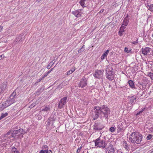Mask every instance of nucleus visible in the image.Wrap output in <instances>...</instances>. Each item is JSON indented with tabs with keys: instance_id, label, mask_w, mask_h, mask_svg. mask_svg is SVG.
<instances>
[{
	"instance_id": "58",
	"label": "nucleus",
	"mask_w": 153,
	"mask_h": 153,
	"mask_svg": "<svg viewBox=\"0 0 153 153\" xmlns=\"http://www.w3.org/2000/svg\"><path fill=\"white\" fill-rule=\"evenodd\" d=\"M96 77L97 78H98V77Z\"/></svg>"
},
{
	"instance_id": "27",
	"label": "nucleus",
	"mask_w": 153,
	"mask_h": 153,
	"mask_svg": "<svg viewBox=\"0 0 153 153\" xmlns=\"http://www.w3.org/2000/svg\"><path fill=\"white\" fill-rule=\"evenodd\" d=\"M50 108L49 107L45 106L44 108H42L41 110L42 111H50Z\"/></svg>"
},
{
	"instance_id": "24",
	"label": "nucleus",
	"mask_w": 153,
	"mask_h": 153,
	"mask_svg": "<svg viewBox=\"0 0 153 153\" xmlns=\"http://www.w3.org/2000/svg\"><path fill=\"white\" fill-rule=\"evenodd\" d=\"M85 0H81L79 1V4L80 5L83 7H86L85 4Z\"/></svg>"
},
{
	"instance_id": "9",
	"label": "nucleus",
	"mask_w": 153,
	"mask_h": 153,
	"mask_svg": "<svg viewBox=\"0 0 153 153\" xmlns=\"http://www.w3.org/2000/svg\"><path fill=\"white\" fill-rule=\"evenodd\" d=\"M72 14L74 15L76 17L78 18L81 16L83 13L81 12V10L79 9L72 11Z\"/></svg>"
},
{
	"instance_id": "44",
	"label": "nucleus",
	"mask_w": 153,
	"mask_h": 153,
	"mask_svg": "<svg viewBox=\"0 0 153 153\" xmlns=\"http://www.w3.org/2000/svg\"><path fill=\"white\" fill-rule=\"evenodd\" d=\"M11 136H8L7 135H6V134H5L4 135V137H7V138H11V137H11Z\"/></svg>"
},
{
	"instance_id": "37",
	"label": "nucleus",
	"mask_w": 153,
	"mask_h": 153,
	"mask_svg": "<svg viewBox=\"0 0 153 153\" xmlns=\"http://www.w3.org/2000/svg\"><path fill=\"white\" fill-rule=\"evenodd\" d=\"M36 105V103L35 102H33L32 103L31 105H30L29 107L30 108H32L34 107Z\"/></svg>"
},
{
	"instance_id": "32",
	"label": "nucleus",
	"mask_w": 153,
	"mask_h": 153,
	"mask_svg": "<svg viewBox=\"0 0 153 153\" xmlns=\"http://www.w3.org/2000/svg\"><path fill=\"white\" fill-rule=\"evenodd\" d=\"M131 49H128V48L125 47L124 49V51L125 52H126V53H128L129 52H131Z\"/></svg>"
},
{
	"instance_id": "42",
	"label": "nucleus",
	"mask_w": 153,
	"mask_h": 153,
	"mask_svg": "<svg viewBox=\"0 0 153 153\" xmlns=\"http://www.w3.org/2000/svg\"><path fill=\"white\" fill-rule=\"evenodd\" d=\"M114 77H106L109 80L112 81L114 79Z\"/></svg>"
},
{
	"instance_id": "16",
	"label": "nucleus",
	"mask_w": 153,
	"mask_h": 153,
	"mask_svg": "<svg viewBox=\"0 0 153 153\" xmlns=\"http://www.w3.org/2000/svg\"><path fill=\"white\" fill-rule=\"evenodd\" d=\"M7 85V82H6L4 83L1 86H0V95L2 93L3 91L5 89Z\"/></svg>"
},
{
	"instance_id": "59",
	"label": "nucleus",
	"mask_w": 153,
	"mask_h": 153,
	"mask_svg": "<svg viewBox=\"0 0 153 153\" xmlns=\"http://www.w3.org/2000/svg\"><path fill=\"white\" fill-rule=\"evenodd\" d=\"M39 118H40V119H41V118H40V117H39Z\"/></svg>"
},
{
	"instance_id": "20",
	"label": "nucleus",
	"mask_w": 153,
	"mask_h": 153,
	"mask_svg": "<svg viewBox=\"0 0 153 153\" xmlns=\"http://www.w3.org/2000/svg\"><path fill=\"white\" fill-rule=\"evenodd\" d=\"M146 7L149 10L152 12H153V4L150 5L148 4Z\"/></svg>"
},
{
	"instance_id": "50",
	"label": "nucleus",
	"mask_w": 153,
	"mask_h": 153,
	"mask_svg": "<svg viewBox=\"0 0 153 153\" xmlns=\"http://www.w3.org/2000/svg\"><path fill=\"white\" fill-rule=\"evenodd\" d=\"M47 153H52L51 150H48V152Z\"/></svg>"
},
{
	"instance_id": "10",
	"label": "nucleus",
	"mask_w": 153,
	"mask_h": 153,
	"mask_svg": "<svg viewBox=\"0 0 153 153\" xmlns=\"http://www.w3.org/2000/svg\"><path fill=\"white\" fill-rule=\"evenodd\" d=\"M136 133L133 132L130 136L129 139L131 140V143H136Z\"/></svg>"
},
{
	"instance_id": "23",
	"label": "nucleus",
	"mask_w": 153,
	"mask_h": 153,
	"mask_svg": "<svg viewBox=\"0 0 153 153\" xmlns=\"http://www.w3.org/2000/svg\"><path fill=\"white\" fill-rule=\"evenodd\" d=\"M123 143H124L123 146L124 148L126 149L127 150H128L129 149V147L128 146V145L125 140L123 141Z\"/></svg>"
},
{
	"instance_id": "53",
	"label": "nucleus",
	"mask_w": 153,
	"mask_h": 153,
	"mask_svg": "<svg viewBox=\"0 0 153 153\" xmlns=\"http://www.w3.org/2000/svg\"><path fill=\"white\" fill-rule=\"evenodd\" d=\"M82 51V50L81 49H80L78 51V52L79 53H81Z\"/></svg>"
},
{
	"instance_id": "40",
	"label": "nucleus",
	"mask_w": 153,
	"mask_h": 153,
	"mask_svg": "<svg viewBox=\"0 0 153 153\" xmlns=\"http://www.w3.org/2000/svg\"><path fill=\"white\" fill-rule=\"evenodd\" d=\"M13 131L12 130H10L9 131H8L7 133H6V135H7L8 136V135L10 134V133Z\"/></svg>"
},
{
	"instance_id": "57",
	"label": "nucleus",
	"mask_w": 153,
	"mask_h": 153,
	"mask_svg": "<svg viewBox=\"0 0 153 153\" xmlns=\"http://www.w3.org/2000/svg\"><path fill=\"white\" fill-rule=\"evenodd\" d=\"M152 153H153V151L152 152Z\"/></svg>"
},
{
	"instance_id": "33",
	"label": "nucleus",
	"mask_w": 153,
	"mask_h": 153,
	"mask_svg": "<svg viewBox=\"0 0 153 153\" xmlns=\"http://www.w3.org/2000/svg\"><path fill=\"white\" fill-rule=\"evenodd\" d=\"M48 120L50 121V122L51 121H54V116L53 115H51V117L49 118Z\"/></svg>"
},
{
	"instance_id": "35",
	"label": "nucleus",
	"mask_w": 153,
	"mask_h": 153,
	"mask_svg": "<svg viewBox=\"0 0 153 153\" xmlns=\"http://www.w3.org/2000/svg\"><path fill=\"white\" fill-rule=\"evenodd\" d=\"M110 131L112 132H113L115 131V127H111L110 128Z\"/></svg>"
},
{
	"instance_id": "43",
	"label": "nucleus",
	"mask_w": 153,
	"mask_h": 153,
	"mask_svg": "<svg viewBox=\"0 0 153 153\" xmlns=\"http://www.w3.org/2000/svg\"><path fill=\"white\" fill-rule=\"evenodd\" d=\"M50 121H49L48 120V121L47 122V124H46V126H50Z\"/></svg>"
},
{
	"instance_id": "47",
	"label": "nucleus",
	"mask_w": 153,
	"mask_h": 153,
	"mask_svg": "<svg viewBox=\"0 0 153 153\" xmlns=\"http://www.w3.org/2000/svg\"><path fill=\"white\" fill-rule=\"evenodd\" d=\"M142 113V112H141V111H140L136 114V116H137L138 115H139L140 114H141Z\"/></svg>"
},
{
	"instance_id": "19",
	"label": "nucleus",
	"mask_w": 153,
	"mask_h": 153,
	"mask_svg": "<svg viewBox=\"0 0 153 153\" xmlns=\"http://www.w3.org/2000/svg\"><path fill=\"white\" fill-rule=\"evenodd\" d=\"M44 89V88L43 86H42L36 92V94H40L43 91Z\"/></svg>"
},
{
	"instance_id": "18",
	"label": "nucleus",
	"mask_w": 153,
	"mask_h": 153,
	"mask_svg": "<svg viewBox=\"0 0 153 153\" xmlns=\"http://www.w3.org/2000/svg\"><path fill=\"white\" fill-rule=\"evenodd\" d=\"M109 52V50H107L102 55L101 57V59L102 60L104 59L105 57H106L107 55Z\"/></svg>"
},
{
	"instance_id": "48",
	"label": "nucleus",
	"mask_w": 153,
	"mask_h": 153,
	"mask_svg": "<svg viewBox=\"0 0 153 153\" xmlns=\"http://www.w3.org/2000/svg\"><path fill=\"white\" fill-rule=\"evenodd\" d=\"M53 68H52L49 71H48V73H47V74H49L51 71H52V70H53Z\"/></svg>"
},
{
	"instance_id": "15",
	"label": "nucleus",
	"mask_w": 153,
	"mask_h": 153,
	"mask_svg": "<svg viewBox=\"0 0 153 153\" xmlns=\"http://www.w3.org/2000/svg\"><path fill=\"white\" fill-rule=\"evenodd\" d=\"M136 101V96L135 95H133L130 97L129 102L131 104L133 105Z\"/></svg>"
},
{
	"instance_id": "12",
	"label": "nucleus",
	"mask_w": 153,
	"mask_h": 153,
	"mask_svg": "<svg viewBox=\"0 0 153 153\" xmlns=\"http://www.w3.org/2000/svg\"><path fill=\"white\" fill-rule=\"evenodd\" d=\"M136 143L137 144H139L141 142L142 139V135L139 133H136Z\"/></svg>"
},
{
	"instance_id": "39",
	"label": "nucleus",
	"mask_w": 153,
	"mask_h": 153,
	"mask_svg": "<svg viewBox=\"0 0 153 153\" xmlns=\"http://www.w3.org/2000/svg\"><path fill=\"white\" fill-rule=\"evenodd\" d=\"M48 152V151L42 149L40 151L39 153H47Z\"/></svg>"
},
{
	"instance_id": "29",
	"label": "nucleus",
	"mask_w": 153,
	"mask_h": 153,
	"mask_svg": "<svg viewBox=\"0 0 153 153\" xmlns=\"http://www.w3.org/2000/svg\"><path fill=\"white\" fill-rule=\"evenodd\" d=\"M8 115V113H6L5 114H2L1 116L0 117V120L5 117Z\"/></svg>"
},
{
	"instance_id": "45",
	"label": "nucleus",
	"mask_w": 153,
	"mask_h": 153,
	"mask_svg": "<svg viewBox=\"0 0 153 153\" xmlns=\"http://www.w3.org/2000/svg\"><path fill=\"white\" fill-rule=\"evenodd\" d=\"M120 126H121V125H120ZM118 131H121V130L122 129V128L120 127V126H118Z\"/></svg>"
},
{
	"instance_id": "14",
	"label": "nucleus",
	"mask_w": 153,
	"mask_h": 153,
	"mask_svg": "<svg viewBox=\"0 0 153 153\" xmlns=\"http://www.w3.org/2000/svg\"><path fill=\"white\" fill-rule=\"evenodd\" d=\"M10 105L8 102L7 100L5 102H3V103L1 105L0 109L1 110H3L4 108Z\"/></svg>"
},
{
	"instance_id": "31",
	"label": "nucleus",
	"mask_w": 153,
	"mask_h": 153,
	"mask_svg": "<svg viewBox=\"0 0 153 153\" xmlns=\"http://www.w3.org/2000/svg\"><path fill=\"white\" fill-rule=\"evenodd\" d=\"M42 149L43 150L48 151V147L46 145H43L42 147Z\"/></svg>"
},
{
	"instance_id": "3",
	"label": "nucleus",
	"mask_w": 153,
	"mask_h": 153,
	"mask_svg": "<svg viewBox=\"0 0 153 153\" xmlns=\"http://www.w3.org/2000/svg\"><path fill=\"white\" fill-rule=\"evenodd\" d=\"M18 131V130H16L13 131L11 134V137H12L14 138L15 139H21L23 137V135H22L20 134V132H18L16 131Z\"/></svg>"
},
{
	"instance_id": "11",
	"label": "nucleus",
	"mask_w": 153,
	"mask_h": 153,
	"mask_svg": "<svg viewBox=\"0 0 153 153\" xmlns=\"http://www.w3.org/2000/svg\"><path fill=\"white\" fill-rule=\"evenodd\" d=\"M151 49L148 47H145V48H142L141 51L142 54L144 55H146L149 54L150 53Z\"/></svg>"
},
{
	"instance_id": "28",
	"label": "nucleus",
	"mask_w": 153,
	"mask_h": 153,
	"mask_svg": "<svg viewBox=\"0 0 153 153\" xmlns=\"http://www.w3.org/2000/svg\"><path fill=\"white\" fill-rule=\"evenodd\" d=\"M75 71V68H73L71 69V70H69L67 72V75H69L70 74H71L73 72H74Z\"/></svg>"
},
{
	"instance_id": "36",
	"label": "nucleus",
	"mask_w": 153,
	"mask_h": 153,
	"mask_svg": "<svg viewBox=\"0 0 153 153\" xmlns=\"http://www.w3.org/2000/svg\"><path fill=\"white\" fill-rule=\"evenodd\" d=\"M153 136L151 134H149L147 136V137H146V139L147 140H149Z\"/></svg>"
},
{
	"instance_id": "38",
	"label": "nucleus",
	"mask_w": 153,
	"mask_h": 153,
	"mask_svg": "<svg viewBox=\"0 0 153 153\" xmlns=\"http://www.w3.org/2000/svg\"><path fill=\"white\" fill-rule=\"evenodd\" d=\"M82 146H81L79 148H78V149H77V151H76L77 153H79L80 152V151L81 149H82Z\"/></svg>"
},
{
	"instance_id": "26",
	"label": "nucleus",
	"mask_w": 153,
	"mask_h": 153,
	"mask_svg": "<svg viewBox=\"0 0 153 153\" xmlns=\"http://www.w3.org/2000/svg\"><path fill=\"white\" fill-rule=\"evenodd\" d=\"M54 63V62L53 60L51 61L48 65L47 66V68L48 69L50 68L53 65Z\"/></svg>"
},
{
	"instance_id": "2",
	"label": "nucleus",
	"mask_w": 153,
	"mask_h": 153,
	"mask_svg": "<svg viewBox=\"0 0 153 153\" xmlns=\"http://www.w3.org/2000/svg\"><path fill=\"white\" fill-rule=\"evenodd\" d=\"M94 142L95 146L97 147L104 148L106 145V144L105 143V141L101 140L100 137L96 139L94 141Z\"/></svg>"
},
{
	"instance_id": "4",
	"label": "nucleus",
	"mask_w": 153,
	"mask_h": 153,
	"mask_svg": "<svg viewBox=\"0 0 153 153\" xmlns=\"http://www.w3.org/2000/svg\"><path fill=\"white\" fill-rule=\"evenodd\" d=\"M67 102V97H65L62 98L58 104V108L60 109L63 108L64 107V105Z\"/></svg>"
},
{
	"instance_id": "1",
	"label": "nucleus",
	"mask_w": 153,
	"mask_h": 153,
	"mask_svg": "<svg viewBox=\"0 0 153 153\" xmlns=\"http://www.w3.org/2000/svg\"><path fill=\"white\" fill-rule=\"evenodd\" d=\"M110 114V109L105 105H104L100 107L95 106L92 113L93 120H95L100 117L102 120H107Z\"/></svg>"
},
{
	"instance_id": "55",
	"label": "nucleus",
	"mask_w": 153,
	"mask_h": 153,
	"mask_svg": "<svg viewBox=\"0 0 153 153\" xmlns=\"http://www.w3.org/2000/svg\"><path fill=\"white\" fill-rule=\"evenodd\" d=\"M152 79H153V77H150Z\"/></svg>"
},
{
	"instance_id": "13",
	"label": "nucleus",
	"mask_w": 153,
	"mask_h": 153,
	"mask_svg": "<svg viewBox=\"0 0 153 153\" xmlns=\"http://www.w3.org/2000/svg\"><path fill=\"white\" fill-rule=\"evenodd\" d=\"M126 27L121 25L120 27V30L118 32V34L120 36H122L123 35V33L125 32L126 31Z\"/></svg>"
},
{
	"instance_id": "17",
	"label": "nucleus",
	"mask_w": 153,
	"mask_h": 153,
	"mask_svg": "<svg viewBox=\"0 0 153 153\" xmlns=\"http://www.w3.org/2000/svg\"><path fill=\"white\" fill-rule=\"evenodd\" d=\"M103 72L100 70H96L95 73L93 74L94 76H99L102 75Z\"/></svg>"
},
{
	"instance_id": "60",
	"label": "nucleus",
	"mask_w": 153,
	"mask_h": 153,
	"mask_svg": "<svg viewBox=\"0 0 153 153\" xmlns=\"http://www.w3.org/2000/svg\"><path fill=\"white\" fill-rule=\"evenodd\" d=\"M39 118H40V119H41V118H40V117H39Z\"/></svg>"
},
{
	"instance_id": "30",
	"label": "nucleus",
	"mask_w": 153,
	"mask_h": 153,
	"mask_svg": "<svg viewBox=\"0 0 153 153\" xmlns=\"http://www.w3.org/2000/svg\"><path fill=\"white\" fill-rule=\"evenodd\" d=\"M128 84L130 86L131 88H133L134 86V82L132 80H130L129 81Z\"/></svg>"
},
{
	"instance_id": "21",
	"label": "nucleus",
	"mask_w": 153,
	"mask_h": 153,
	"mask_svg": "<svg viewBox=\"0 0 153 153\" xmlns=\"http://www.w3.org/2000/svg\"><path fill=\"white\" fill-rule=\"evenodd\" d=\"M128 21L127 19H124L123 21L122 25L126 27L128 25Z\"/></svg>"
},
{
	"instance_id": "6",
	"label": "nucleus",
	"mask_w": 153,
	"mask_h": 153,
	"mask_svg": "<svg viewBox=\"0 0 153 153\" xmlns=\"http://www.w3.org/2000/svg\"><path fill=\"white\" fill-rule=\"evenodd\" d=\"M104 127V126L101 123H95L94 126V129L95 131H100Z\"/></svg>"
},
{
	"instance_id": "56",
	"label": "nucleus",
	"mask_w": 153,
	"mask_h": 153,
	"mask_svg": "<svg viewBox=\"0 0 153 153\" xmlns=\"http://www.w3.org/2000/svg\"><path fill=\"white\" fill-rule=\"evenodd\" d=\"M152 37H153V34H152Z\"/></svg>"
},
{
	"instance_id": "49",
	"label": "nucleus",
	"mask_w": 153,
	"mask_h": 153,
	"mask_svg": "<svg viewBox=\"0 0 153 153\" xmlns=\"http://www.w3.org/2000/svg\"><path fill=\"white\" fill-rule=\"evenodd\" d=\"M145 109H146L145 108H142V110L140 111H141V112H143L145 110Z\"/></svg>"
},
{
	"instance_id": "25",
	"label": "nucleus",
	"mask_w": 153,
	"mask_h": 153,
	"mask_svg": "<svg viewBox=\"0 0 153 153\" xmlns=\"http://www.w3.org/2000/svg\"><path fill=\"white\" fill-rule=\"evenodd\" d=\"M11 152L12 153H18L19 151L14 147L11 148Z\"/></svg>"
},
{
	"instance_id": "7",
	"label": "nucleus",
	"mask_w": 153,
	"mask_h": 153,
	"mask_svg": "<svg viewBox=\"0 0 153 153\" xmlns=\"http://www.w3.org/2000/svg\"><path fill=\"white\" fill-rule=\"evenodd\" d=\"M87 80L85 78V77H83L82 79H81L80 83L79 85V86L82 88L84 87L87 85Z\"/></svg>"
},
{
	"instance_id": "5",
	"label": "nucleus",
	"mask_w": 153,
	"mask_h": 153,
	"mask_svg": "<svg viewBox=\"0 0 153 153\" xmlns=\"http://www.w3.org/2000/svg\"><path fill=\"white\" fill-rule=\"evenodd\" d=\"M106 149V153H114L115 151L114 146L111 143H109V145Z\"/></svg>"
},
{
	"instance_id": "22",
	"label": "nucleus",
	"mask_w": 153,
	"mask_h": 153,
	"mask_svg": "<svg viewBox=\"0 0 153 153\" xmlns=\"http://www.w3.org/2000/svg\"><path fill=\"white\" fill-rule=\"evenodd\" d=\"M16 132H20L21 134L22 135H23H23L24 133H26V132L22 128H20L18 129V131H16Z\"/></svg>"
},
{
	"instance_id": "34",
	"label": "nucleus",
	"mask_w": 153,
	"mask_h": 153,
	"mask_svg": "<svg viewBox=\"0 0 153 153\" xmlns=\"http://www.w3.org/2000/svg\"><path fill=\"white\" fill-rule=\"evenodd\" d=\"M44 77H42L40 79H38L36 82L34 83V85H37V84L39 82L41 81L42 80Z\"/></svg>"
},
{
	"instance_id": "41",
	"label": "nucleus",
	"mask_w": 153,
	"mask_h": 153,
	"mask_svg": "<svg viewBox=\"0 0 153 153\" xmlns=\"http://www.w3.org/2000/svg\"><path fill=\"white\" fill-rule=\"evenodd\" d=\"M147 76H153V74L151 72L148 73Z\"/></svg>"
},
{
	"instance_id": "46",
	"label": "nucleus",
	"mask_w": 153,
	"mask_h": 153,
	"mask_svg": "<svg viewBox=\"0 0 153 153\" xmlns=\"http://www.w3.org/2000/svg\"><path fill=\"white\" fill-rule=\"evenodd\" d=\"M138 43V42H137V40L135 41H134V42H132V44H137V43Z\"/></svg>"
},
{
	"instance_id": "52",
	"label": "nucleus",
	"mask_w": 153,
	"mask_h": 153,
	"mask_svg": "<svg viewBox=\"0 0 153 153\" xmlns=\"http://www.w3.org/2000/svg\"><path fill=\"white\" fill-rule=\"evenodd\" d=\"M146 92V91H143V92L142 93V95H143L144 94H145V93Z\"/></svg>"
},
{
	"instance_id": "8",
	"label": "nucleus",
	"mask_w": 153,
	"mask_h": 153,
	"mask_svg": "<svg viewBox=\"0 0 153 153\" xmlns=\"http://www.w3.org/2000/svg\"><path fill=\"white\" fill-rule=\"evenodd\" d=\"M16 94L13 92L12 94L10 95L8 99L7 100L10 105L15 102L14 98Z\"/></svg>"
},
{
	"instance_id": "54",
	"label": "nucleus",
	"mask_w": 153,
	"mask_h": 153,
	"mask_svg": "<svg viewBox=\"0 0 153 153\" xmlns=\"http://www.w3.org/2000/svg\"><path fill=\"white\" fill-rule=\"evenodd\" d=\"M3 55H2L0 56V60L1 59V58L2 57V56Z\"/></svg>"
},
{
	"instance_id": "51",
	"label": "nucleus",
	"mask_w": 153,
	"mask_h": 153,
	"mask_svg": "<svg viewBox=\"0 0 153 153\" xmlns=\"http://www.w3.org/2000/svg\"><path fill=\"white\" fill-rule=\"evenodd\" d=\"M2 28L3 27L2 26H0V32H1V30H2Z\"/></svg>"
}]
</instances>
